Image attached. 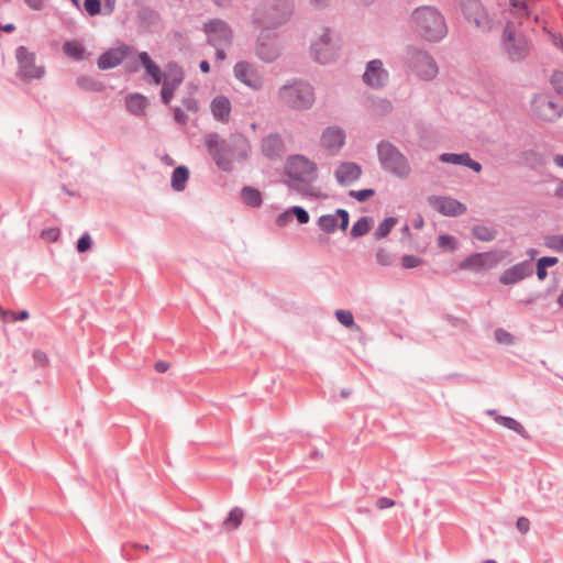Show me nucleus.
I'll list each match as a JSON object with an SVG mask.
<instances>
[{
    "label": "nucleus",
    "instance_id": "10",
    "mask_svg": "<svg viewBox=\"0 0 563 563\" xmlns=\"http://www.w3.org/2000/svg\"><path fill=\"white\" fill-rule=\"evenodd\" d=\"M503 256L496 251L473 253L465 257L460 264V269L473 273H484L494 268L501 261Z\"/></svg>",
    "mask_w": 563,
    "mask_h": 563
},
{
    "label": "nucleus",
    "instance_id": "40",
    "mask_svg": "<svg viewBox=\"0 0 563 563\" xmlns=\"http://www.w3.org/2000/svg\"><path fill=\"white\" fill-rule=\"evenodd\" d=\"M159 85H162V89H161V100L164 104H169L174 95H175V91L177 90V88L180 86V85H177V84H173V82H169V81H166V80H163Z\"/></svg>",
    "mask_w": 563,
    "mask_h": 563
},
{
    "label": "nucleus",
    "instance_id": "19",
    "mask_svg": "<svg viewBox=\"0 0 563 563\" xmlns=\"http://www.w3.org/2000/svg\"><path fill=\"white\" fill-rule=\"evenodd\" d=\"M533 274V265L530 260L522 261L505 269L499 276V283L503 285H514Z\"/></svg>",
    "mask_w": 563,
    "mask_h": 563
},
{
    "label": "nucleus",
    "instance_id": "23",
    "mask_svg": "<svg viewBox=\"0 0 563 563\" xmlns=\"http://www.w3.org/2000/svg\"><path fill=\"white\" fill-rule=\"evenodd\" d=\"M361 175L362 168L354 162H343L334 172L335 179L341 186H350L356 181Z\"/></svg>",
    "mask_w": 563,
    "mask_h": 563
},
{
    "label": "nucleus",
    "instance_id": "33",
    "mask_svg": "<svg viewBox=\"0 0 563 563\" xmlns=\"http://www.w3.org/2000/svg\"><path fill=\"white\" fill-rule=\"evenodd\" d=\"M495 421L497 423L501 424L503 427L515 431L516 433L521 435L523 439H529V434H528L527 430L516 419H514L511 417H506V416H496Z\"/></svg>",
    "mask_w": 563,
    "mask_h": 563
},
{
    "label": "nucleus",
    "instance_id": "24",
    "mask_svg": "<svg viewBox=\"0 0 563 563\" xmlns=\"http://www.w3.org/2000/svg\"><path fill=\"white\" fill-rule=\"evenodd\" d=\"M261 150L264 156L269 159L279 158L285 150V144L278 133H272L262 139Z\"/></svg>",
    "mask_w": 563,
    "mask_h": 563
},
{
    "label": "nucleus",
    "instance_id": "28",
    "mask_svg": "<svg viewBox=\"0 0 563 563\" xmlns=\"http://www.w3.org/2000/svg\"><path fill=\"white\" fill-rule=\"evenodd\" d=\"M147 104V98L141 93H130L125 98L126 110L133 115L144 114Z\"/></svg>",
    "mask_w": 563,
    "mask_h": 563
},
{
    "label": "nucleus",
    "instance_id": "18",
    "mask_svg": "<svg viewBox=\"0 0 563 563\" xmlns=\"http://www.w3.org/2000/svg\"><path fill=\"white\" fill-rule=\"evenodd\" d=\"M349 223L350 214L345 209H336L333 214H322L317 221L319 229L327 234L335 232L338 228L345 231Z\"/></svg>",
    "mask_w": 563,
    "mask_h": 563
},
{
    "label": "nucleus",
    "instance_id": "34",
    "mask_svg": "<svg viewBox=\"0 0 563 563\" xmlns=\"http://www.w3.org/2000/svg\"><path fill=\"white\" fill-rule=\"evenodd\" d=\"M244 518V511L240 507H234L230 510L227 518L223 521V528L228 531L236 530Z\"/></svg>",
    "mask_w": 563,
    "mask_h": 563
},
{
    "label": "nucleus",
    "instance_id": "57",
    "mask_svg": "<svg viewBox=\"0 0 563 563\" xmlns=\"http://www.w3.org/2000/svg\"><path fill=\"white\" fill-rule=\"evenodd\" d=\"M174 120L181 125H185L188 122V115L179 108L175 107L173 109Z\"/></svg>",
    "mask_w": 563,
    "mask_h": 563
},
{
    "label": "nucleus",
    "instance_id": "15",
    "mask_svg": "<svg viewBox=\"0 0 563 563\" xmlns=\"http://www.w3.org/2000/svg\"><path fill=\"white\" fill-rule=\"evenodd\" d=\"M504 47L512 62L522 60L529 53L528 40L522 35L516 36L509 24L504 31Z\"/></svg>",
    "mask_w": 563,
    "mask_h": 563
},
{
    "label": "nucleus",
    "instance_id": "61",
    "mask_svg": "<svg viewBox=\"0 0 563 563\" xmlns=\"http://www.w3.org/2000/svg\"><path fill=\"white\" fill-rule=\"evenodd\" d=\"M46 0H24L25 4L32 10H42Z\"/></svg>",
    "mask_w": 563,
    "mask_h": 563
},
{
    "label": "nucleus",
    "instance_id": "56",
    "mask_svg": "<svg viewBox=\"0 0 563 563\" xmlns=\"http://www.w3.org/2000/svg\"><path fill=\"white\" fill-rule=\"evenodd\" d=\"M181 103L187 111L197 112L199 110L198 101L192 96L183 98Z\"/></svg>",
    "mask_w": 563,
    "mask_h": 563
},
{
    "label": "nucleus",
    "instance_id": "27",
    "mask_svg": "<svg viewBox=\"0 0 563 563\" xmlns=\"http://www.w3.org/2000/svg\"><path fill=\"white\" fill-rule=\"evenodd\" d=\"M136 18L139 27L144 32L152 31L161 22V14L150 7L141 8Z\"/></svg>",
    "mask_w": 563,
    "mask_h": 563
},
{
    "label": "nucleus",
    "instance_id": "20",
    "mask_svg": "<svg viewBox=\"0 0 563 563\" xmlns=\"http://www.w3.org/2000/svg\"><path fill=\"white\" fill-rule=\"evenodd\" d=\"M363 80L367 86L374 89L383 88L386 85L388 71L384 69L380 59H373L367 63Z\"/></svg>",
    "mask_w": 563,
    "mask_h": 563
},
{
    "label": "nucleus",
    "instance_id": "50",
    "mask_svg": "<svg viewBox=\"0 0 563 563\" xmlns=\"http://www.w3.org/2000/svg\"><path fill=\"white\" fill-rule=\"evenodd\" d=\"M444 319L453 327V328H456V329H460V330H467L470 324L467 322V320L463 319V318H459V317H455V316H452V314H445L444 316Z\"/></svg>",
    "mask_w": 563,
    "mask_h": 563
},
{
    "label": "nucleus",
    "instance_id": "3",
    "mask_svg": "<svg viewBox=\"0 0 563 563\" xmlns=\"http://www.w3.org/2000/svg\"><path fill=\"white\" fill-rule=\"evenodd\" d=\"M294 0H262L253 12L252 22L265 30L286 24L294 14Z\"/></svg>",
    "mask_w": 563,
    "mask_h": 563
},
{
    "label": "nucleus",
    "instance_id": "44",
    "mask_svg": "<svg viewBox=\"0 0 563 563\" xmlns=\"http://www.w3.org/2000/svg\"><path fill=\"white\" fill-rule=\"evenodd\" d=\"M375 257L382 266H391L394 264V255L383 247L377 250Z\"/></svg>",
    "mask_w": 563,
    "mask_h": 563
},
{
    "label": "nucleus",
    "instance_id": "2",
    "mask_svg": "<svg viewBox=\"0 0 563 563\" xmlns=\"http://www.w3.org/2000/svg\"><path fill=\"white\" fill-rule=\"evenodd\" d=\"M285 174L288 178L286 185L289 189L306 197H320V192L312 186L318 178L316 163L302 155L290 156L285 166Z\"/></svg>",
    "mask_w": 563,
    "mask_h": 563
},
{
    "label": "nucleus",
    "instance_id": "9",
    "mask_svg": "<svg viewBox=\"0 0 563 563\" xmlns=\"http://www.w3.org/2000/svg\"><path fill=\"white\" fill-rule=\"evenodd\" d=\"M461 11L468 23H473L481 32H489L493 20L479 0H461Z\"/></svg>",
    "mask_w": 563,
    "mask_h": 563
},
{
    "label": "nucleus",
    "instance_id": "31",
    "mask_svg": "<svg viewBox=\"0 0 563 563\" xmlns=\"http://www.w3.org/2000/svg\"><path fill=\"white\" fill-rule=\"evenodd\" d=\"M63 52L75 60H82L86 57V49L79 42L75 40L66 41L63 44Z\"/></svg>",
    "mask_w": 563,
    "mask_h": 563
},
{
    "label": "nucleus",
    "instance_id": "37",
    "mask_svg": "<svg viewBox=\"0 0 563 563\" xmlns=\"http://www.w3.org/2000/svg\"><path fill=\"white\" fill-rule=\"evenodd\" d=\"M472 234L475 239H477L479 241L490 242L496 239L497 230L492 227L477 224V225L473 227Z\"/></svg>",
    "mask_w": 563,
    "mask_h": 563
},
{
    "label": "nucleus",
    "instance_id": "16",
    "mask_svg": "<svg viewBox=\"0 0 563 563\" xmlns=\"http://www.w3.org/2000/svg\"><path fill=\"white\" fill-rule=\"evenodd\" d=\"M269 31L271 30H262L255 47L256 56L265 63L274 62L280 54L276 43V36L275 34L272 35Z\"/></svg>",
    "mask_w": 563,
    "mask_h": 563
},
{
    "label": "nucleus",
    "instance_id": "49",
    "mask_svg": "<svg viewBox=\"0 0 563 563\" xmlns=\"http://www.w3.org/2000/svg\"><path fill=\"white\" fill-rule=\"evenodd\" d=\"M84 7L87 13L91 16L101 13V0H84Z\"/></svg>",
    "mask_w": 563,
    "mask_h": 563
},
{
    "label": "nucleus",
    "instance_id": "17",
    "mask_svg": "<svg viewBox=\"0 0 563 563\" xmlns=\"http://www.w3.org/2000/svg\"><path fill=\"white\" fill-rule=\"evenodd\" d=\"M133 49L130 45L121 43L115 47H111L102 53L97 60V66L101 70L112 69L119 66Z\"/></svg>",
    "mask_w": 563,
    "mask_h": 563
},
{
    "label": "nucleus",
    "instance_id": "30",
    "mask_svg": "<svg viewBox=\"0 0 563 563\" xmlns=\"http://www.w3.org/2000/svg\"><path fill=\"white\" fill-rule=\"evenodd\" d=\"M242 201L251 208H260L263 203L262 192L252 186H244L241 189Z\"/></svg>",
    "mask_w": 563,
    "mask_h": 563
},
{
    "label": "nucleus",
    "instance_id": "51",
    "mask_svg": "<svg viewBox=\"0 0 563 563\" xmlns=\"http://www.w3.org/2000/svg\"><path fill=\"white\" fill-rule=\"evenodd\" d=\"M92 246V239L89 233H84L77 241L76 249L79 253H85Z\"/></svg>",
    "mask_w": 563,
    "mask_h": 563
},
{
    "label": "nucleus",
    "instance_id": "26",
    "mask_svg": "<svg viewBox=\"0 0 563 563\" xmlns=\"http://www.w3.org/2000/svg\"><path fill=\"white\" fill-rule=\"evenodd\" d=\"M231 109L229 98L223 95L216 96L210 103V110L213 118L222 123L229 122Z\"/></svg>",
    "mask_w": 563,
    "mask_h": 563
},
{
    "label": "nucleus",
    "instance_id": "38",
    "mask_svg": "<svg viewBox=\"0 0 563 563\" xmlns=\"http://www.w3.org/2000/svg\"><path fill=\"white\" fill-rule=\"evenodd\" d=\"M397 222H398V219L395 217H388V218L384 219L376 228V230L374 232V239L382 240V239L386 238L390 233V231L393 230V228L396 225Z\"/></svg>",
    "mask_w": 563,
    "mask_h": 563
},
{
    "label": "nucleus",
    "instance_id": "32",
    "mask_svg": "<svg viewBox=\"0 0 563 563\" xmlns=\"http://www.w3.org/2000/svg\"><path fill=\"white\" fill-rule=\"evenodd\" d=\"M188 178H189V169L184 165L177 166L173 170V175H172L173 189L176 191L184 190Z\"/></svg>",
    "mask_w": 563,
    "mask_h": 563
},
{
    "label": "nucleus",
    "instance_id": "52",
    "mask_svg": "<svg viewBox=\"0 0 563 563\" xmlns=\"http://www.w3.org/2000/svg\"><path fill=\"white\" fill-rule=\"evenodd\" d=\"M494 334H495L496 341L499 343L507 344V345L514 343L512 334L503 328L496 329Z\"/></svg>",
    "mask_w": 563,
    "mask_h": 563
},
{
    "label": "nucleus",
    "instance_id": "59",
    "mask_svg": "<svg viewBox=\"0 0 563 563\" xmlns=\"http://www.w3.org/2000/svg\"><path fill=\"white\" fill-rule=\"evenodd\" d=\"M516 527L522 534H526L530 530V520L526 517H519Z\"/></svg>",
    "mask_w": 563,
    "mask_h": 563
},
{
    "label": "nucleus",
    "instance_id": "60",
    "mask_svg": "<svg viewBox=\"0 0 563 563\" xmlns=\"http://www.w3.org/2000/svg\"><path fill=\"white\" fill-rule=\"evenodd\" d=\"M395 505V500L389 497H379L376 501L378 509H388Z\"/></svg>",
    "mask_w": 563,
    "mask_h": 563
},
{
    "label": "nucleus",
    "instance_id": "14",
    "mask_svg": "<svg viewBox=\"0 0 563 563\" xmlns=\"http://www.w3.org/2000/svg\"><path fill=\"white\" fill-rule=\"evenodd\" d=\"M532 112L543 121H554L563 113V106L555 102L548 95H538L532 100Z\"/></svg>",
    "mask_w": 563,
    "mask_h": 563
},
{
    "label": "nucleus",
    "instance_id": "64",
    "mask_svg": "<svg viewBox=\"0 0 563 563\" xmlns=\"http://www.w3.org/2000/svg\"><path fill=\"white\" fill-rule=\"evenodd\" d=\"M170 365L168 362H165V361H157L155 364H154V368L157 373H165L169 369Z\"/></svg>",
    "mask_w": 563,
    "mask_h": 563
},
{
    "label": "nucleus",
    "instance_id": "41",
    "mask_svg": "<svg viewBox=\"0 0 563 563\" xmlns=\"http://www.w3.org/2000/svg\"><path fill=\"white\" fill-rule=\"evenodd\" d=\"M467 156H468V153H460V154H455V153H443L440 155L439 159L442 162V163H451V164H454V165H462L464 166L465 165V162L467 159Z\"/></svg>",
    "mask_w": 563,
    "mask_h": 563
},
{
    "label": "nucleus",
    "instance_id": "5",
    "mask_svg": "<svg viewBox=\"0 0 563 563\" xmlns=\"http://www.w3.org/2000/svg\"><path fill=\"white\" fill-rule=\"evenodd\" d=\"M377 156L385 172L401 179L410 175L411 167L408 158L391 142L380 141L377 144Z\"/></svg>",
    "mask_w": 563,
    "mask_h": 563
},
{
    "label": "nucleus",
    "instance_id": "21",
    "mask_svg": "<svg viewBox=\"0 0 563 563\" xmlns=\"http://www.w3.org/2000/svg\"><path fill=\"white\" fill-rule=\"evenodd\" d=\"M345 132L340 126H328L321 135V146L331 154L338 153L345 143Z\"/></svg>",
    "mask_w": 563,
    "mask_h": 563
},
{
    "label": "nucleus",
    "instance_id": "12",
    "mask_svg": "<svg viewBox=\"0 0 563 563\" xmlns=\"http://www.w3.org/2000/svg\"><path fill=\"white\" fill-rule=\"evenodd\" d=\"M340 47L332 42L330 30L324 29L320 38L311 44L310 51L313 59L320 64H329L339 55Z\"/></svg>",
    "mask_w": 563,
    "mask_h": 563
},
{
    "label": "nucleus",
    "instance_id": "54",
    "mask_svg": "<svg viewBox=\"0 0 563 563\" xmlns=\"http://www.w3.org/2000/svg\"><path fill=\"white\" fill-rule=\"evenodd\" d=\"M551 84L559 95L563 96V73L555 71L551 76Z\"/></svg>",
    "mask_w": 563,
    "mask_h": 563
},
{
    "label": "nucleus",
    "instance_id": "4",
    "mask_svg": "<svg viewBox=\"0 0 563 563\" xmlns=\"http://www.w3.org/2000/svg\"><path fill=\"white\" fill-rule=\"evenodd\" d=\"M411 22L417 34L428 42H440L448 34L445 19L434 7L417 8L412 12Z\"/></svg>",
    "mask_w": 563,
    "mask_h": 563
},
{
    "label": "nucleus",
    "instance_id": "55",
    "mask_svg": "<svg viewBox=\"0 0 563 563\" xmlns=\"http://www.w3.org/2000/svg\"><path fill=\"white\" fill-rule=\"evenodd\" d=\"M291 221H292V212H291V208H289L288 210H286L277 216L276 225L279 228H284V227L288 225Z\"/></svg>",
    "mask_w": 563,
    "mask_h": 563
},
{
    "label": "nucleus",
    "instance_id": "43",
    "mask_svg": "<svg viewBox=\"0 0 563 563\" xmlns=\"http://www.w3.org/2000/svg\"><path fill=\"white\" fill-rule=\"evenodd\" d=\"M544 244L547 247H549L553 251L563 253V235H560V234L548 235V236H545Z\"/></svg>",
    "mask_w": 563,
    "mask_h": 563
},
{
    "label": "nucleus",
    "instance_id": "35",
    "mask_svg": "<svg viewBox=\"0 0 563 563\" xmlns=\"http://www.w3.org/2000/svg\"><path fill=\"white\" fill-rule=\"evenodd\" d=\"M164 80L181 85L185 78L183 68L177 63H168L166 65V73L163 75Z\"/></svg>",
    "mask_w": 563,
    "mask_h": 563
},
{
    "label": "nucleus",
    "instance_id": "58",
    "mask_svg": "<svg viewBox=\"0 0 563 563\" xmlns=\"http://www.w3.org/2000/svg\"><path fill=\"white\" fill-rule=\"evenodd\" d=\"M34 362L40 366H45L48 363V357L45 352L35 350L32 354Z\"/></svg>",
    "mask_w": 563,
    "mask_h": 563
},
{
    "label": "nucleus",
    "instance_id": "6",
    "mask_svg": "<svg viewBox=\"0 0 563 563\" xmlns=\"http://www.w3.org/2000/svg\"><path fill=\"white\" fill-rule=\"evenodd\" d=\"M278 97L285 106L295 110L310 109L314 102L312 86L298 79L280 87Z\"/></svg>",
    "mask_w": 563,
    "mask_h": 563
},
{
    "label": "nucleus",
    "instance_id": "11",
    "mask_svg": "<svg viewBox=\"0 0 563 563\" xmlns=\"http://www.w3.org/2000/svg\"><path fill=\"white\" fill-rule=\"evenodd\" d=\"M208 43L211 46H231L233 43V31L231 26L221 19H212L203 24Z\"/></svg>",
    "mask_w": 563,
    "mask_h": 563
},
{
    "label": "nucleus",
    "instance_id": "39",
    "mask_svg": "<svg viewBox=\"0 0 563 563\" xmlns=\"http://www.w3.org/2000/svg\"><path fill=\"white\" fill-rule=\"evenodd\" d=\"M559 260L554 256H543L537 262V277L539 280H544L548 276V267L554 266Z\"/></svg>",
    "mask_w": 563,
    "mask_h": 563
},
{
    "label": "nucleus",
    "instance_id": "63",
    "mask_svg": "<svg viewBox=\"0 0 563 563\" xmlns=\"http://www.w3.org/2000/svg\"><path fill=\"white\" fill-rule=\"evenodd\" d=\"M464 166L471 168L475 173H479L482 170V165L477 161L472 159L470 154Z\"/></svg>",
    "mask_w": 563,
    "mask_h": 563
},
{
    "label": "nucleus",
    "instance_id": "36",
    "mask_svg": "<svg viewBox=\"0 0 563 563\" xmlns=\"http://www.w3.org/2000/svg\"><path fill=\"white\" fill-rule=\"evenodd\" d=\"M373 225V219L371 217H361L351 229V236L356 239L367 234Z\"/></svg>",
    "mask_w": 563,
    "mask_h": 563
},
{
    "label": "nucleus",
    "instance_id": "46",
    "mask_svg": "<svg viewBox=\"0 0 563 563\" xmlns=\"http://www.w3.org/2000/svg\"><path fill=\"white\" fill-rule=\"evenodd\" d=\"M375 195V190L372 188H365L361 190H350L349 196L355 198L358 202H364Z\"/></svg>",
    "mask_w": 563,
    "mask_h": 563
},
{
    "label": "nucleus",
    "instance_id": "13",
    "mask_svg": "<svg viewBox=\"0 0 563 563\" xmlns=\"http://www.w3.org/2000/svg\"><path fill=\"white\" fill-rule=\"evenodd\" d=\"M234 77L254 91L264 86V79L257 67L250 62L240 60L233 67Z\"/></svg>",
    "mask_w": 563,
    "mask_h": 563
},
{
    "label": "nucleus",
    "instance_id": "42",
    "mask_svg": "<svg viewBox=\"0 0 563 563\" xmlns=\"http://www.w3.org/2000/svg\"><path fill=\"white\" fill-rule=\"evenodd\" d=\"M336 320L345 328L355 327L353 313L350 310L339 309L335 311Z\"/></svg>",
    "mask_w": 563,
    "mask_h": 563
},
{
    "label": "nucleus",
    "instance_id": "62",
    "mask_svg": "<svg viewBox=\"0 0 563 563\" xmlns=\"http://www.w3.org/2000/svg\"><path fill=\"white\" fill-rule=\"evenodd\" d=\"M510 4L514 7V8H518L520 10L523 11V14L526 16H529V10H528V7H527V3L525 2V0H509Z\"/></svg>",
    "mask_w": 563,
    "mask_h": 563
},
{
    "label": "nucleus",
    "instance_id": "48",
    "mask_svg": "<svg viewBox=\"0 0 563 563\" xmlns=\"http://www.w3.org/2000/svg\"><path fill=\"white\" fill-rule=\"evenodd\" d=\"M292 218L295 217L300 224H306L310 220L308 211L299 206L291 207Z\"/></svg>",
    "mask_w": 563,
    "mask_h": 563
},
{
    "label": "nucleus",
    "instance_id": "22",
    "mask_svg": "<svg viewBox=\"0 0 563 563\" xmlns=\"http://www.w3.org/2000/svg\"><path fill=\"white\" fill-rule=\"evenodd\" d=\"M433 206L438 212L446 217H457L466 213L464 203L451 197H433Z\"/></svg>",
    "mask_w": 563,
    "mask_h": 563
},
{
    "label": "nucleus",
    "instance_id": "45",
    "mask_svg": "<svg viewBox=\"0 0 563 563\" xmlns=\"http://www.w3.org/2000/svg\"><path fill=\"white\" fill-rule=\"evenodd\" d=\"M438 246L453 252L456 249V240L452 235L442 234L438 238Z\"/></svg>",
    "mask_w": 563,
    "mask_h": 563
},
{
    "label": "nucleus",
    "instance_id": "7",
    "mask_svg": "<svg viewBox=\"0 0 563 563\" xmlns=\"http://www.w3.org/2000/svg\"><path fill=\"white\" fill-rule=\"evenodd\" d=\"M406 59L412 70L423 80H431L438 75V65L434 58L426 51L409 47Z\"/></svg>",
    "mask_w": 563,
    "mask_h": 563
},
{
    "label": "nucleus",
    "instance_id": "8",
    "mask_svg": "<svg viewBox=\"0 0 563 563\" xmlns=\"http://www.w3.org/2000/svg\"><path fill=\"white\" fill-rule=\"evenodd\" d=\"M15 58L18 62V76L23 80L41 79L45 75L43 65H35V53L30 52L26 46H18L15 49Z\"/></svg>",
    "mask_w": 563,
    "mask_h": 563
},
{
    "label": "nucleus",
    "instance_id": "1",
    "mask_svg": "<svg viewBox=\"0 0 563 563\" xmlns=\"http://www.w3.org/2000/svg\"><path fill=\"white\" fill-rule=\"evenodd\" d=\"M205 144L217 167L230 173L234 162H244L251 153L250 141L241 133L231 134L229 140L220 137L216 132L205 136Z\"/></svg>",
    "mask_w": 563,
    "mask_h": 563
},
{
    "label": "nucleus",
    "instance_id": "47",
    "mask_svg": "<svg viewBox=\"0 0 563 563\" xmlns=\"http://www.w3.org/2000/svg\"><path fill=\"white\" fill-rule=\"evenodd\" d=\"M422 258L416 255H404L401 257V266L406 269H411L422 264Z\"/></svg>",
    "mask_w": 563,
    "mask_h": 563
},
{
    "label": "nucleus",
    "instance_id": "29",
    "mask_svg": "<svg viewBox=\"0 0 563 563\" xmlns=\"http://www.w3.org/2000/svg\"><path fill=\"white\" fill-rule=\"evenodd\" d=\"M76 85L79 89L90 92H102L106 89V86L101 80L88 75L77 77Z\"/></svg>",
    "mask_w": 563,
    "mask_h": 563
},
{
    "label": "nucleus",
    "instance_id": "53",
    "mask_svg": "<svg viewBox=\"0 0 563 563\" xmlns=\"http://www.w3.org/2000/svg\"><path fill=\"white\" fill-rule=\"evenodd\" d=\"M60 236L58 228H47L41 232V238L47 242H56Z\"/></svg>",
    "mask_w": 563,
    "mask_h": 563
},
{
    "label": "nucleus",
    "instance_id": "25",
    "mask_svg": "<svg viewBox=\"0 0 563 563\" xmlns=\"http://www.w3.org/2000/svg\"><path fill=\"white\" fill-rule=\"evenodd\" d=\"M137 58L145 69L144 79L150 84L159 85L164 80L161 67L151 59L147 52L139 53Z\"/></svg>",
    "mask_w": 563,
    "mask_h": 563
}]
</instances>
